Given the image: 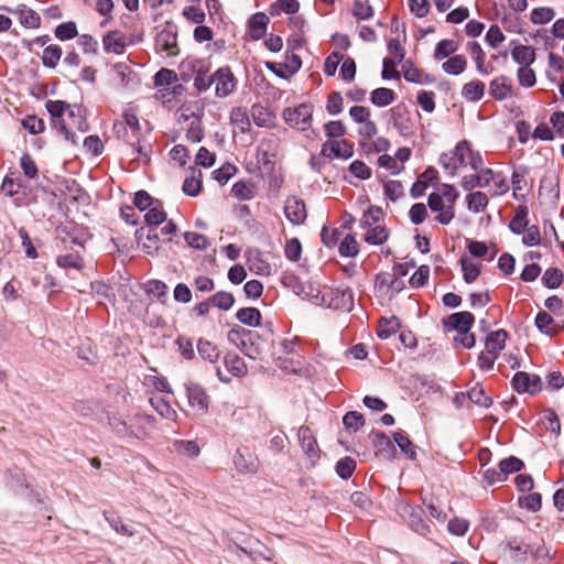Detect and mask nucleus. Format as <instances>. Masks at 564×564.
<instances>
[{
	"label": "nucleus",
	"mask_w": 564,
	"mask_h": 564,
	"mask_svg": "<svg viewBox=\"0 0 564 564\" xmlns=\"http://www.w3.org/2000/svg\"><path fill=\"white\" fill-rule=\"evenodd\" d=\"M108 426L119 438L142 441L149 437L151 429H155L156 419L151 414L137 412L128 423L121 416L112 414L108 416Z\"/></svg>",
	"instance_id": "nucleus-1"
},
{
	"label": "nucleus",
	"mask_w": 564,
	"mask_h": 564,
	"mask_svg": "<svg viewBox=\"0 0 564 564\" xmlns=\"http://www.w3.org/2000/svg\"><path fill=\"white\" fill-rule=\"evenodd\" d=\"M440 164L448 175L454 176L458 167L478 169L485 163L480 152L474 150L469 141L462 140L452 153H443L440 156Z\"/></svg>",
	"instance_id": "nucleus-2"
},
{
	"label": "nucleus",
	"mask_w": 564,
	"mask_h": 564,
	"mask_svg": "<svg viewBox=\"0 0 564 564\" xmlns=\"http://www.w3.org/2000/svg\"><path fill=\"white\" fill-rule=\"evenodd\" d=\"M458 192L451 185L443 183L437 192L431 193L427 197L430 209L436 214L435 220L441 225H448L455 217V203Z\"/></svg>",
	"instance_id": "nucleus-3"
},
{
	"label": "nucleus",
	"mask_w": 564,
	"mask_h": 564,
	"mask_svg": "<svg viewBox=\"0 0 564 564\" xmlns=\"http://www.w3.org/2000/svg\"><path fill=\"white\" fill-rule=\"evenodd\" d=\"M227 339L245 356L253 360H256L262 352L260 336L254 330L245 329L241 326H235L228 332Z\"/></svg>",
	"instance_id": "nucleus-4"
},
{
	"label": "nucleus",
	"mask_w": 564,
	"mask_h": 564,
	"mask_svg": "<svg viewBox=\"0 0 564 564\" xmlns=\"http://www.w3.org/2000/svg\"><path fill=\"white\" fill-rule=\"evenodd\" d=\"M45 108L52 118H62L66 113L73 121V124L82 132L88 130V123L82 116L80 109L72 107L69 104L63 100H47Z\"/></svg>",
	"instance_id": "nucleus-5"
},
{
	"label": "nucleus",
	"mask_w": 564,
	"mask_h": 564,
	"mask_svg": "<svg viewBox=\"0 0 564 564\" xmlns=\"http://www.w3.org/2000/svg\"><path fill=\"white\" fill-rule=\"evenodd\" d=\"M479 177V188L490 187L491 196H500L509 191V184L501 172H495L489 167L480 165L478 169H471Z\"/></svg>",
	"instance_id": "nucleus-6"
},
{
	"label": "nucleus",
	"mask_w": 564,
	"mask_h": 564,
	"mask_svg": "<svg viewBox=\"0 0 564 564\" xmlns=\"http://www.w3.org/2000/svg\"><path fill=\"white\" fill-rule=\"evenodd\" d=\"M282 118L291 128L306 131L312 126L313 105L303 102L294 108H285Z\"/></svg>",
	"instance_id": "nucleus-7"
},
{
	"label": "nucleus",
	"mask_w": 564,
	"mask_h": 564,
	"mask_svg": "<svg viewBox=\"0 0 564 564\" xmlns=\"http://www.w3.org/2000/svg\"><path fill=\"white\" fill-rule=\"evenodd\" d=\"M397 512L420 535L430 533V525L423 519L424 510L421 507L401 501L397 505Z\"/></svg>",
	"instance_id": "nucleus-8"
},
{
	"label": "nucleus",
	"mask_w": 564,
	"mask_h": 564,
	"mask_svg": "<svg viewBox=\"0 0 564 564\" xmlns=\"http://www.w3.org/2000/svg\"><path fill=\"white\" fill-rule=\"evenodd\" d=\"M155 50L167 57L177 56L180 53L177 45V26L174 23L166 22L156 33Z\"/></svg>",
	"instance_id": "nucleus-9"
},
{
	"label": "nucleus",
	"mask_w": 564,
	"mask_h": 564,
	"mask_svg": "<svg viewBox=\"0 0 564 564\" xmlns=\"http://www.w3.org/2000/svg\"><path fill=\"white\" fill-rule=\"evenodd\" d=\"M349 117L359 124L358 134L365 140H370L378 133L376 122L371 119V110L365 106H352L349 109Z\"/></svg>",
	"instance_id": "nucleus-10"
},
{
	"label": "nucleus",
	"mask_w": 564,
	"mask_h": 564,
	"mask_svg": "<svg viewBox=\"0 0 564 564\" xmlns=\"http://www.w3.org/2000/svg\"><path fill=\"white\" fill-rule=\"evenodd\" d=\"M284 283L292 285L294 292L301 295L304 300L310 301L315 305L323 306L325 303V292H322L318 284L305 283L300 284L295 275L284 276Z\"/></svg>",
	"instance_id": "nucleus-11"
},
{
	"label": "nucleus",
	"mask_w": 564,
	"mask_h": 564,
	"mask_svg": "<svg viewBox=\"0 0 564 564\" xmlns=\"http://www.w3.org/2000/svg\"><path fill=\"white\" fill-rule=\"evenodd\" d=\"M238 80L229 66L218 68L214 73L215 96L226 98L237 88Z\"/></svg>",
	"instance_id": "nucleus-12"
},
{
	"label": "nucleus",
	"mask_w": 564,
	"mask_h": 564,
	"mask_svg": "<svg viewBox=\"0 0 564 564\" xmlns=\"http://www.w3.org/2000/svg\"><path fill=\"white\" fill-rule=\"evenodd\" d=\"M325 303L323 306L349 312L354 307V293L347 289H330L325 292Z\"/></svg>",
	"instance_id": "nucleus-13"
},
{
	"label": "nucleus",
	"mask_w": 564,
	"mask_h": 564,
	"mask_svg": "<svg viewBox=\"0 0 564 564\" xmlns=\"http://www.w3.org/2000/svg\"><path fill=\"white\" fill-rule=\"evenodd\" d=\"M188 405L197 416H203L208 410V395L205 390L196 383L186 384Z\"/></svg>",
	"instance_id": "nucleus-14"
},
{
	"label": "nucleus",
	"mask_w": 564,
	"mask_h": 564,
	"mask_svg": "<svg viewBox=\"0 0 564 564\" xmlns=\"http://www.w3.org/2000/svg\"><path fill=\"white\" fill-rule=\"evenodd\" d=\"M512 387L518 393L534 394L542 389V380L538 375L518 371L512 378Z\"/></svg>",
	"instance_id": "nucleus-15"
},
{
	"label": "nucleus",
	"mask_w": 564,
	"mask_h": 564,
	"mask_svg": "<svg viewBox=\"0 0 564 564\" xmlns=\"http://www.w3.org/2000/svg\"><path fill=\"white\" fill-rule=\"evenodd\" d=\"M234 464L240 474H254L259 467L257 456L248 447L237 449L234 455Z\"/></svg>",
	"instance_id": "nucleus-16"
},
{
	"label": "nucleus",
	"mask_w": 564,
	"mask_h": 564,
	"mask_svg": "<svg viewBox=\"0 0 564 564\" xmlns=\"http://www.w3.org/2000/svg\"><path fill=\"white\" fill-rule=\"evenodd\" d=\"M284 215L291 224L302 225L307 217L304 200L296 196L288 197L284 203Z\"/></svg>",
	"instance_id": "nucleus-17"
},
{
	"label": "nucleus",
	"mask_w": 564,
	"mask_h": 564,
	"mask_svg": "<svg viewBox=\"0 0 564 564\" xmlns=\"http://www.w3.org/2000/svg\"><path fill=\"white\" fill-rule=\"evenodd\" d=\"M297 437L304 454L312 460L319 457V448L312 430L308 426H301Z\"/></svg>",
	"instance_id": "nucleus-18"
},
{
	"label": "nucleus",
	"mask_w": 564,
	"mask_h": 564,
	"mask_svg": "<svg viewBox=\"0 0 564 564\" xmlns=\"http://www.w3.org/2000/svg\"><path fill=\"white\" fill-rule=\"evenodd\" d=\"M105 52L121 55L127 47L126 36L119 31H110L102 37Z\"/></svg>",
	"instance_id": "nucleus-19"
},
{
	"label": "nucleus",
	"mask_w": 564,
	"mask_h": 564,
	"mask_svg": "<svg viewBox=\"0 0 564 564\" xmlns=\"http://www.w3.org/2000/svg\"><path fill=\"white\" fill-rule=\"evenodd\" d=\"M466 50L470 54L471 58L476 64V69L480 75L487 76L492 73L494 67L491 65H487L485 61V52L482 51L480 44L476 41L468 42L466 44Z\"/></svg>",
	"instance_id": "nucleus-20"
},
{
	"label": "nucleus",
	"mask_w": 564,
	"mask_h": 564,
	"mask_svg": "<svg viewBox=\"0 0 564 564\" xmlns=\"http://www.w3.org/2000/svg\"><path fill=\"white\" fill-rule=\"evenodd\" d=\"M489 94L496 100H505L512 94L511 80L505 76H498L490 82Z\"/></svg>",
	"instance_id": "nucleus-21"
},
{
	"label": "nucleus",
	"mask_w": 564,
	"mask_h": 564,
	"mask_svg": "<svg viewBox=\"0 0 564 564\" xmlns=\"http://www.w3.org/2000/svg\"><path fill=\"white\" fill-rule=\"evenodd\" d=\"M474 315L470 312L464 311L454 313L444 321V325L447 329L469 330L474 324Z\"/></svg>",
	"instance_id": "nucleus-22"
},
{
	"label": "nucleus",
	"mask_w": 564,
	"mask_h": 564,
	"mask_svg": "<svg viewBox=\"0 0 564 564\" xmlns=\"http://www.w3.org/2000/svg\"><path fill=\"white\" fill-rule=\"evenodd\" d=\"M224 365L227 372L234 377H245L248 373V368L243 359L236 352L228 351L224 356Z\"/></svg>",
	"instance_id": "nucleus-23"
},
{
	"label": "nucleus",
	"mask_w": 564,
	"mask_h": 564,
	"mask_svg": "<svg viewBox=\"0 0 564 564\" xmlns=\"http://www.w3.org/2000/svg\"><path fill=\"white\" fill-rule=\"evenodd\" d=\"M269 18L265 13L257 12L248 21L249 35L252 40H260L267 32Z\"/></svg>",
	"instance_id": "nucleus-24"
},
{
	"label": "nucleus",
	"mask_w": 564,
	"mask_h": 564,
	"mask_svg": "<svg viewBox=\"0 0 564 564\" xmlns=\"http://www.w3.org/2000/svg\"><path fill=\"white\" fill-rule=\"evenodd\" d=\"M14 14L18 15L20 23L24 28L37 29L41 25L40 14L25 4H20L15 10Z\"/></svg>",
	"instance_id": "nucleus-25"
},
{
	"label": "nucleus",
	"mask_w": 564,
	"mask_h": 564,
	"mask_svg": "<svg viewBox=\"0 0 564 564\" xmlns=\"http://www.w3.org/2000/svg\"><path fill=\"white\" fill-rule=\"evenodd\" d=\"M508 334L503 329L491 332L485 340V350L499 356L500 351L505 348Z\"/></svg>",
	"instance_id": "nucleus-26"
},
{
	"label": "nucleus",
	"mask_w": 564,
	"mask_h": 564,
	"mask_svg": "<svg viewBox=\"0 0 564 564\" xmlns=\"http://www.w3.org/2000/svg\"><path fill=\"white\" fill-rule=\"evenodd\" d=\"M329 153H327V144H323L322 153L327 156L349 159L352 156V147L346 140H337L330 143Z\"/></svg>",
	"instance_id": "nucleus-27"
},
{
	"label": "nucleus",
	"mask_w": 564,
	"mask_h": 564,
	"mask_svg": "<svg viewBox=\"0 0 564 564\" xmlns=\"http://www.w3.org/2000/svg\"><path fill=\"white\" fill-rule=\"evenodd\" d=\"M231 192L239 200H250L257 195V186L251 181H238L232 185Z\"/></svg>",
	"instance_id": "nucleus-28"
},
{
	"label": "nucleus",
	"mask_w": 564,
	"mask_h": 564,
	"mask_svg": "<svg viewBox=\"0 0 564 564\" xmlns=\"http://www.w3.org/2000/svg\"><path fill=\"white\" fill-rule=\"evenodd\" d=\"M371 441L377 448V455H384L390 457L394 451L392 441L380 431H373L370 434Z\"/></svg>",
	"instance_id": "nucleus-29"
},
{
	"label": "nucleus",
	"mask_w": 564,
	"mask_h": 564,
	"mask_svg": "<svg viewBox=\"0 0 564 564\" xmlns=\"http://www.w3.org/2000/svg\"><path fill=\"white\" fill-rule=\"evenodd\" d=\"M465 200L468 210L475 214L484 212L489 204L487 194L480 191L470 192L466 195Z\"/></svg>",
	"instance_id": "nucleus-30"
},
{
	"label": "nucleus",
	"mask_w": 564,
	"mask_h": 564,
	"mask_svg": "<svg viewBox=\"0 0 564 564\" xmlns=\"http://www.w3.org/2000/svg\"><path fill=\"white\" fill-rule=\"evenodd\" d=\"M402 70L404 79L409 83L422 85L432 82V78L427 74H424L421 69L416 68L410 61H406L402 65Z\"/></svg>",
	"instance_id": "nucleus-31"
},
{
	"label": "nucleus",
	"mask_w": 564,
	"mask_h": 564,
	"mask_svg": "<svg viewBox=\"0 0 564 564\" xmlns=\"http://www.w3.org/2000/svg\"><path fill=\"white\" fill-rule=\"evenodd\" d=\"M151 406L161 415L163 419L176 421L177 413L170 405V403L160 395H153L150 398Z\"/></svg>",
	"instance_id": "nucleus-32"
},
{
	"label": "nucleus",
	"mask_w": 564,
	"mask_h": 564,
	"mask_svg": "<svg viewBox=\"0 0 564 564\" xmlns=\"http://www.w3.org/2000/svg\"><path fill=\"white\" fill-rule=\"evenodd\" d=\"M197 352L202 359L215 364L218 361L220 351L215 344L207 339H198L197 341Z\"/></svg>",
	"instance_id": "nucleus-33"
},
{
	"label": "nucleus",
	"mask_w": 564,
	"mask_h": 564,
	"mask_svg": "<svg viewBox=\"0 0 564 564\" xmlns=\"http://www.w3.org/2000/svg\"><path fill=\"white\" fill-rule=\"evenodd\" d=\"M173 451L186 458H195L199 455V446L195 441L175 440L172 444Z\"/></svg>",
	"instance_id": "nucleus-34"
},
{
	"label": "nucleus",
	"mask_w": 564,
	"mask_h": 564,
	"mask_svg": "<svg viewBox=\"0 0 564 564\" xmlns=\"http://www.w3.org/2000/svg\"><path fill=\"white\" fill-rule=\"evenodd\" d=\"M143 229L137 231V239L141 245L143 251H145L150 256L156 254L159 250L158 241L159 236L155 231L149 230L145 237L142 234Z\"/></svg>",
	"instance_id": "nucleus-35"
},
{
	"label": "nucleus",
	"mask_w": 564,
	"mask_h": 564,
	"mask_svg": "<svg viewBox=\"0 0 564 564\" xmlns=\"http://www.w3.org/2000/svg\"><path fill=\"white\" fill-rule=\"evenodd\" d=\"M485 84L480 80L466 83L462 88V96L471 102L479 101L484 97Z\"/></svg>",
	"instance_id": "nucleus-36"
},
{
	"label": "nucleus",
	"mask_w": 564,
	"mask_h": 564,
	"mask_svg": "<svg viewBox=\"0 0 564 564\" xmlns=\"http://www.w3.org/2000/svg\"><path fill=\"white\" fill-rule=\"evenodd\" d=\"M230 122L242 133L249 132L251 122L246 108L236 107L230 112Z\"/></svg>",
	"instance_id": "nucleus-37"
},
{
	"label": "nucleus",
	"mask_w": 564,
	"mask_h": 564,
	"mask_svg": "<svg viewBox=\"0 0 564 564\" xmlns=\"http://www.w3.org/2000/svg\"><path fill=\"white\" fill-rule=\"evenodd\" d=\"M512 59L520 66H529L535 59L534 50L527 45H518L511 51Z\"/></svg>",
	"instance_id": "nucleus-38"
},
{
	"label": "nucleus",
	"mask_w": 564,
	"mask_h": 564,
	"mask_svg": "<svg viewBox=\"0 0 564 564\" xmlns=\"http://www.w3.org/2000/svg\"><path fill=\"white\" fill-rule=\"evenodd\" d=\"M395 99V94L392 89L380 87L371 91L370 101L377 107H387Z\"/></svg>",
	"instance_id": "nucleus-39"
},
{
	"label": "nucleus",
	"mask_w": 564,
	"mask_h": 564,
	"mask_svg": "<svg viewBox=\"0 0 564 564\" xmlns=\"http://www.w3.org/2000/svg\"><path fill=\"white\" fill-rule=\"evenodd\" d=\"M237 319L247 326L256 327L260 325L261 322V313L256 307H243L237 311L236 313Z\"/></svg>",
	"instance_id": "nucleus-40"
},
{
	"label": "nucleus",
	"mask_w": 564,
	"mask_h": 564,
	"mask_svg": "<svg viewBox=\"0 0 564 564\" xmlns=\"http://www.w3.org/2000/svg\"><path fill=\"white\" fill-rule=\"evenodd\" d=\"M360 147L365 153H384L390 148V141L384 137H378L375 140H366L360 142Z\"/></svg>",
	"instance_id": "nucleus-41"
},
{
	"label": "nucleus",
	"mask_w": 564,
	"mask_h": 564,
	"mask_svg": "<svg viewBox=\"0 0 564 564\" xmlns=\"http://www.w3.org/2000/svg\"><path fill=\"white\" fill-rule=\"evenodd\" d=\"M400 326V322L395 316L390 318H381L379 322L377 335L381 339H388L399 330Z\"/></svg>",
	"instance_id": "nucleus-42"
},
{
	"label": "nucleus",
	"mask_w": 564,
	"mask_h": 564,
	"mask_svg": "<svg viewBox=\"0 0 564 564\" xmlns=\"http://www.w3.org/2000/svg\"><path fill=\"white\" fill-rule=\"evenodd\" d=\"M507 549L510 551V556L517 562H524L530 550L529 544L519 542L517 539L511 538L507 541Z\"/></svg>",
	"instance_id": "nucleus-43"
},
{
	"label": "nucleus",
	"mask_w": 564,
	"mask_h": 564,
	"mask_svg": "<svg viewBox=\"0 0 564 564\" xmlns=\"http://www.w3.org/2000/svg\"><path fill=\"white\" fill-rule=\"evenodd\" d=\"M207 63L204 59L198 58H186L181 64V74L183 80H187L191 77L194 78V75L203 69Z\"/></svg>",
	"instance_id": "nucleus-44"
},
{
	"label": "nucleus",
	"mask_w": 564,
	"mask_h": 564,
	"mask_svg": "<svg viewBox=\"0 0 564 564\" xmlns=\"http://www.w3.org/2000/svg\"><path fill=\"white\" fill-rule=\"evenodd\" d=\"M528 207L527 206H520L513 216V218L509 223V229L516 234L520 235L522 234L525 228L528 227Z\"/></svg>",
	"instance_id": "nucleus-45"
},
{
	"label": "nucleus",
	"mask_w": 564,
	"mask_h": 564,
	"mask_svg": "<svg viewBox=\"0 0 564 564\" xmlns=\"http://www.w3.org/2000/svg\"><path fill=\"white\" fill-rule=\"evenodd\" d=\"M467 61L463 55H454L442 64V68L446 74L459 75L465 72Z\"/></svg>",
	"instance_id": "nucleus-46"
},
{
	"label": "nucleus",
	"mask_w": 564,
	"mask_h": 564,
	"mask_svg": "<svg viewBox=\"0 0 564 564\" xmlns=\"http://www.w3.org/2000/svg\"><path fill=\"white\" fill-rule=\"evenodd\" d=\"M367 232L365 234V241L369 245L379 246L382 245L388 239V230L383 226L376 225L373 227H368Z\"/></svg>",
	"instance_id": "nucleus-47"
},
{
	"label": "nucleus",
	"mask_w": 564,
	"mask_h": 564,
	"mask_svg": "<svg viewBox=\"0 0 564 564\" xmlns=\"http://www.w3.org/2000/svg\"><path fill=\"white\" fill-rule=\"evenodd\" d=\"M165 219L166 214L159 200H155V204H153L144 215V220L148 226L161 225Z\"/></svg>",
	"instance_id": "nucleus-48"
},
{
	"label": "nucleus",
	"mask_w": 564,
	"mask_h": 564,
	"mask_svg": "<svg viewBox=\"0 0 564 564\" xmlns=\"http://www.w3.org/2000/svg\"><path fill=\"white\" fill-rule=\"evenodd\" d=\"M253 122L258 127H270L273 124V116L268 109L260 105H253L251 108Z\"/></svg>",
	"instance_id": "nucleus-49"
},
{
	"label": "nucleus",
	"mask_w": 564,
	"mask_h": 564,
	"mask_svg": "<svg viewBox=\"0 0 564 564\" xmlns=\"http://www.w3.org/2000/svg\"><path fill=\"white\" fill-rule=\"evenodd\" d=\"M56 263L59 268L63 269H75L80 271L84 268V259L78 253H67L59 256L56 259Z\"/></svg>",
	"instance_id": "nucleus-50"
},
{
	"label": "nucleus",
	"mask_w": 564,
	"mask_h": 564,
	"mask_svg": "<svg viewBox=\"0 0 564 564\" xmlns=\"http://www.w3.org/2000/svg\"><path fill=\"white\" fill-rule=\"evenodd\" d=\"M208 72L209 65L207 64L203 69L194 75V87L200 93L207 91L213 85L214 74L208 75Z\"/></svg>",
	"instance_id": "nucleus-51"
},
{
	"label": "nucleus",
	"mask_w": 564,
	"mask_h": 564,
	"mask_svg": "<svg viewBox=\"0 0 564 564\" xmlns=\"http://www.w3.org/2000/svg\"><path fill=\"white\" fill-rule=\"evenodd\" d=\"M62 57V48L58 45H48L44 48L42 63L48 68H55Z\"/></svg>",
	"instance_id": "nucleus-52"
},
{
	"label": "nucleus",
	"mask_w": 564,
	"mask_h": 564,
	"mask_svg": "<svg viewBox=\"0 0 564 564\" xmlns=\"http://www.w3.org/2000/svg\"><path fill=\"white\" fill-rule=\"evenodd\" d=\"M104 517L109 525L119 534L132 536L134 532L126 525L121 518L113 512L104 511Z\"/></svg>",
	"instance_id": "nucleus-53"
},
{
	"label": "nucleus",
	"mask_w": 564,
	"mask_h": 564,
	"mask_svg": "<svg viewBox=\"0 0 564 564\" xmlns=\"http://www.w3.org/2000/svg\"><path fill=\"white\" fill-rule=\"evenodd\" d=\"M467 398L475 404L489 408L492 403L490 397H488L484 390V388L479 384H476L467 392Z\"/></svg>",
	"instance_id": "nucleus-54"
},
{
	"label": "nucleus",
	"mask_w": 564,
	"mask_h": 564,
	"mask_svg": "<svg viewBox=\"0 0 564 564\" xmlns=\"http://www.w3.org/2000/svg\"><path fill=\"white\" fill-rule=\"evenodd\" d=\"M463 278L466 283L474 282L480 274V264L469 261L466 258L460 259Z\"/></svg>",
	"instance_id": "nucleus-55"
},
{
	"label": "nucleus",
	"mask_w": 564,
	"mask_h": 564,
	"mask_svg": "<svg viewBox=\"0 0 564 564\" xmlns=\"http://www.w3.org/2000/svg\"><path fill=\"white\" fill-rule=\"evenodd\" d=\"M393 441L409 458L413 459L415 457V451L412 442L403 431L394 432Z\"/></svg>",
	"instance_id": "nucleus-56"
},
{
	"label": "nucleus",
	"mask_w": 564,
	"mask_h": 564,
	"mask_svg": "<svg viewBox=\"0 0 564 564\" xmlns=\"http://www.w3.org/2000/svg\"><path fill=\"white\" fill-rule=\"evenodd\" d=\"M210 303L223 311H228L235 303V297L231 293L219 291L210 297Z\"/></svg>",
	"instance_id": "nucleus-57"
},
{
	"label": "nucleus",
	"mask_w": 564,
	"mask_h": 564,
	"mask_svg": "<svg viewBox=\"0 0 564 564\" xmlns=\"http://www.w3.org/2000/svg\"><path fill=\"white\" fill-rule=\"evenodd\" d=\"M383 216V212L380 207L370 206L360 219V226L362 228L373 227Z\"/></svg>",
	"instance_id": "nucleus-58"
},
{
	"label": "nucleus",
	"mask_w": 564,
	"mask_h": 564,
	"mask_svg": "<svg viewBox=\"0 0 564 564\" xmlns=\"http://www.w3.org/2000/svg\"><path fill=\"white\" fill-rule=\"evenodd\" d=\"M524 464L521 459L516 456H510L500 460L498 467L503 473V477L507 479L509 474L517 473L523 468Z\"/></svg>",
	"instance_id": "nucleus-59"
},
{
	"label": "nucleus",
	"mask_w": 564,
	"mask_h": 564,
	"mask_svg": "<svg viewBox=\"0 0 564 564\" xmlns=\"http://www.w3.org/2000/svg\"><path fill=\"white\" fill-rule=\"evenodd\" d=\"M457 50V45L453 40H442L436 44L434 51L435 59H444L455 53Z\"/></svg>",
	"instance_id": "nucleus-60"
},
{
	"label": "nucleus",
	"mask_w": 564,
	"mask_h": 564,
	"mask_svg": "<svg viewBox=\"0 0 564 564\" xmlns=\"http://www.w3.org/2000/svg\"><path fill=\"white\" fill-rule=\"evenodd\" d=\"M563 281V273L556 268H549L542 276V283L549 289H556Z\"/></svg>",
	"instance_id": "nucleus-61"
},
{
	"label": "nucleus",
	"mask_w": 564,
	"mask_h": 564,
	"mask_svg": "<svg viewBox=\"0 0 564 564\" xmlns=\"http://www.w3.org/2000/svg\"><path fill=\"white\" fill-rule=\"evenodd\" d=\"M338 251L343 257H356L359 253V246L354 236H346L340 242Z\"/></svg>",
	"instance_id": "nucleus-62"
},
{
	"label": "nucleus",
	"mask_w": 564,
	"mask_h": 564,
	"mask_svg": "<svg viewBox=\"0 0 564 564\" xmlns=\"http://www.w3.org/2000/svg\"><path fill=\"white\" fill-rule=\"evenodd\" d=\"M554 17V10L549 7L535 8L531 12V21L534 24H545L550 22Z\"/></svg>",
	"instance_id": "nucleus-63"
},
{
	"label": "nucleus",
	"mask_w": 564,
	"mask_h": 564,
	"mask_svg": "<svg viewBox=\"0 0 564 564\" xmlns=\"http://www.w3.org/2000/svg\"><path fill=\"white\" fill-rule=\"evenodd\" d=\"M356 469V462L351 457H344L336 464V473L343 479L351 477Z\"/></svg>",
	"instance_id": "nucleus-64"
}]
</instances>
